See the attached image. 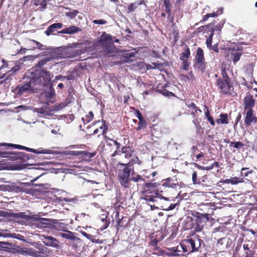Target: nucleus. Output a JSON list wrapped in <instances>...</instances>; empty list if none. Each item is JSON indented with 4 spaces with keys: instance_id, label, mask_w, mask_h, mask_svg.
I'll list each match as a JSON object with an SVG mask.
<instances>
[{
    "instance_id": "nucleus-1",
    "label": "nucleus",
    "mask_w": 257,
    "mask_h": 257,
    "mask_svg": "<svg viewBox=\"0 0 257 257\" xmlns=\"http://www.w3.org/2000/svg\"><path fill=\"white\" fill-rule=\"evenodd\" d=\"M201 241L197 237L187 239L180 243V248H182L185 252L196 251L201 246Z\"/></svg>"
},
{
    "instance_id": "nucleus-2",
    "label": "nucleus",
    "mask_w": 257,
    "mask_h": 257,
    "mask_svg": "<svg viewBox=\"0 0 257 257\" xmlns=\"http://www.w3.org/2000/svg\"><path fill=\"white\" fill-rule=\"evenodd\" d=\"M143 5L146 6L145 0H138L134 3L130 4L129 5L124 4L123 5H120V8H121V10H119V11L121 15L123 14H130L134 12L140 10V7Z\"/></svg>"
},
{
    "instance_id": "nucleus-3",
    "label": "nucleus",
    "mask_w": 257,
    "mask_h": 257,
    "mask_svg": "<svg viewBox=\"0 0 257 257\" xmlns=\"http://www.w3.org/2000/svg\"><path fill=\"white\" fill-rule=\"evenodd\" d=\"M122 165L124 166V167L123 170L119 173L118 178L121 185L125 188H127L130 187L131 178H130V176L131 168L128 164H122Z\"/></svg>"
},
{
    "instance_id": "nucleus-4",
    "label": "nucleus",
    "mask_w": 257,
    "mask_h": 257,
    "mask_svg": "<svg viewBox=\"0 0 257 257\" xmlns=\"http://www.w3.org/2000/svg\"><path fill=\"white\" fill-rule=\"evenodd\" d=\"M42 56H46V57L38 63L37 64V67L41 68L45 65L48 62L53 59H59L61 58V54L59 53V49L57 48L51 50L48 52V53L43 52L42 53Z\"/></svg>"
},
{
    "instance_id": "nucleus-5",
    "label": "nucleus",
    "mask_w": 257,
    "mask_h": 257,
    "mask_svg": "<svg viewBox=\"0 0 257 257\" xmlns=\"http://www.w3.org/2000/svg\"><path fill=\"white\" fill-rule=\"evenodd\" d=\"M13 147L15 149H21L26 150L28 152H32L36 154H52V151L49 150H46V149H43L42 148L38 149V150H35L34 149H32L30 148H28L22 145H16L13 144H10V143H0V147Z\"/></svg>"
},
{
    "instance_id": "nucleus-6",
    "label": "nucleus",
    "mask_w": 257,
    "mask_h": 257,
    "mask_svg": "<svg viewBox=\"0 0 257 257\" xmlns=\"http://www.w3.org/2000/svg\"><path fill=\"white\" fill-rule=\"evenodd\" d=\"M101 44L105 47V50L109 53L113 52L114 47L113 45V41L111 36L109 34L104 33L100 38Z\"/></svg>"
},
{
    "instance_id": "nucleus-7",
    "label": "nucleus",
    "mask_w": 257,
    "mask_h": 257,
    "mask_svg": "<svg viewBox=\"0 0 257 257\" xmlns=\"http://www.w3.org/2000/svg\"><path fill=\"white\" fill-rule=\"evenodd\" d=\"M37 85L44 86L47 84L51 80V77L50 72L42 70L38 77L33 79Z\"/></svg>"
},
{
    "instance_id": "nucleus-8",
    "label": "nucleus",
    "mask_w": 257,
    "mask_h": 257,
    "mask_svg": "<svg viewBox=\"0 0 257 257\" xmlns=\"http://www.w3.org/2000/svg\"><path fill=\"white\" fill-rule=\"evenodd\" d=\"M39 88V86H36L35 81H34L33 79L31 80L29 83H27L21 87H17L18 94L19 95H22L23 93L28 91L34 92Z\"/></svg>"
},
{
    "instance_id": "nucleus-9",
    "label": "nucleus",
    "mask_w": 257,
    "mask_h": 257,
    "mask_svg": "<svg viewBox=\"0 0 257 257\" xmlns=\"http://www.w3.org/2000/svg\"><path fill=\"white\" fill-rule=\"evenodd\" d=\"M217 85L221 92L223 94H227L229 93L232 87L229 80H228V81H224L221 78H219L217 80Z\"/></svg>"
},
{
    "instance_id": "nucleus-10",
    "label": "nucleus",
    "mask_w": 257,
    "mask_h": 257,
    "mask_svg": "<svg viewBox=\"0 0 257 257\" xmlns=\"http://www.w3.org/2000/svg\"><path fill=\"white\" fill-rule=\"evenodd\" d=\"M245 112V117L244 118V123L246 125H249L251 123L254 124L257 122V117L253 113V109L244 110Z\"/></svg>"
},
{
    "instance_id": "nucleus-11",
    "label": "nucleus",
    "mask_w": 257,
    "mask_h": 257,
    "mask_svg": "<svg viewBox=\"0 0 257 257\" xmlns=\"http://www.w3.org/2000/svg\"><path fill=\"white\" fill-rule=\"evenodd\" d=\"M243 103L244 110L252 109L255 104V100L253 98V95L249 93H247L243 99Z\"/></svg>"
},
{
    "instance_id": "nucleus-12",
    "label": "nucleus",
    "mask_w": 257,
    "mask_h": 257,
    "mask_svg": "<svg viewBox=\"0 0 257 257\" xmlns=\"http://www.w3.org/2000/svg\"><path fill=\"white\" fill-rule=\"evenodd\" d=\"M22 153L15 152H0V158H8L10 160H17L20 158Z\"/></svg>"
},
{
    "instance_id": "nucleus-13",
    "label": "nucleus",
    "mask_w": 257,
    "mask_h": 257,
    "mask_svg": "<svg viewBox=\"0 0 257 257\" xmlns=\"http://www.w3.org/2000/svg\"><path fill=\"white\" fill-rule=\"evenodd\" d=\"M42 236L46 240L43 241V243L46 245L52 246L56 248L59 247L58 241L55 238L51 236L42 235Z\"/></svg>"
},
{
    "instance_id": "nucleus-14",
    "label": "nucleus",
    "mask_w": 257,
    "mask_h": 257,
    "mask_svg": "<svg viewBox=\"0 0 257 257\" xmlns=\"http://www.w3.org/2000/svg\"><path fill=\"white\" fill-rule=\"evenodd\" d=\"M163 186L169 188H174L179 186V183L177 179L173 180L171 178H168L164 180Z\"/></svg>"
},
{
    "instance_id": "nucleus-15",
    "label": "nucleus",
    "mask_w": 257,
    "mask_h": 257,
    "mask_svg": "<svg viewBox=\"0 0 257 257\" xmlns=\"http://www.w3.org/2000/svg\"><path fill=\"white\" fill-rule=\"evenodd\" d=\"M62 27V24L60 23H55L50 25L45 31V33L47 36L50 35L56 29H60Z\"/></svg>"
},
{
    "instance_id": "nucleus-16",
    "label": "nucleus",
    "mask_w": 257,
    "mask_h": 257,
    "mask_svg": "<svg viewBox=\"0 0 257 257\" xmlns=\"http://www.w3.org/2000/svg\"><path fill=\"white\" fill-rule=\"evenodd\" d=\"M81 30L79 28L75 27L74 26L70 27L69 28H67L64 29L60 32L59 33L61 34H73L76 32L80 31Z\"/></svg>"
},
{
    "instance_id": "nucleus-17",
    "label": "nucleus",
    "mask_w": 257,
    "mask_h": 257,
    "mask_svg": "<svg viewBox=\"0 0 257 257\" xmlns=\"http://www.w3.org/2000/svg\"><path fill=\"white\" fill-rule=\"evenodd\" d=\"M223 182L226 184H231L232 185H236L238 183L244 182L242 178L237 177H234L230 179H226L224 180Z\"/></svg>"
},
{
    "instance_id": "nucleus-18",
    "label": "nucleus",
    "mask_w": 257,
    "mask_h": 257,
    "mask_svg": "<svg viewBox=\"0 0 257 257\" xmlns=\"http://www.w3.org/2000/svg\"><path fill=\"white\" fill-rule=\"evenodd\" d=\"M228 116L226 113H221L219 115V118L216 120L218 124H227L228 123Z\"/></svg>"
},
{
    "instance_id": "nucleus-19",
    "label": "nucleus",
    "mask_w": 257,
    "mask_h": 257,
    "mask_svg": "<svg viewBox=\"0 0 257 257\" xmlns=\"http://www.w3.org/2000/svg\"><path fill=\"white\" fill-rule=\"evenodd\" d=\"M104 140L106 144V145L108 146H111L113 145L116 146V148L117 150H119L120 148V145L119 143L116 142V141L110 139V138L107 137L106 136H104Z\"/></svg>"
},
{
    "instance_id": "nucleus-20",
    "label": "nucleus",
    "mask_w": 257,
    "mask_h": 257,
    "mask_svg": "<svg viewBox=\"0 0 257 257\" xmlns=\"http://www.w3.org/2000/svg\"><path fill=\"white\" fill-rule=\"evenodd\" d=\"M181 249H182V248H180V246L172 247L170 249V250L171 251L170 254L171 255L174 256L184 255L183 254V250L182 251Z\"/></svg>"
},
{
    "instance_id": "nucleus-21",
    "label": "nucleus",
    "mask_w": 257,
    "mask_h": 257,
    "mask_svg": "<svg viewBox=\"0 0 257 257\" xmlns=\"http://www.w3.org/2000/svg\"><path fill=\"white\" fill-rule=\"evenodd\" d=\"M229 51H231V54L232 55V59L234 64H236L237 62H238L242 54L236 51H233L231 49H229Z\"/></svg>"
},
{
    "instance_id": "nucleus-22",
    "label": "nucleus",
    "mask_w": 257,
    "mask_h": 257,
    "mask_svg": "<svg viewBox=\"0 0 257 257\" xmlns=\"http://www.w3.org/2000/svg\"><path fill=\"white\" fill-rule=\"evenodd\" d=\"M131 181L137 183H144L145 180L139 174L133 173L131 177Z\"/></svg>"
},
{
    "instance_id": "nucleus-23",
    "label": "nucleus",
    "mask_w": 257,
    "mask_h": 257,
    "mask_svg": "<svg viewBox=\"0 0 257 257\" xmlns=\"http://www.w3.org/2000/svg\"><path fill=\"white\" fill-rule=\"evenodd\" d=\"M196 63L194 64V67L199 70L203 72L205 69V62L204 61H196Z\"/></svg>"
},
{
    "instance_id": "nucleus-24",
    "label": "nucleus",
    "mask_w": 257,
    "mask_h": 257,
    "mask_svg": "<svg viewBox=\"0 0 257 257\" xmlns=\"http://www.w3.org/2000/svg\"><path fill=\"white\" fill-rule=\"evenodd\" d=\"M195 60L196 61H204V55H203V50L200 48H198L197 51L196 55L195 56Z\"/></svg>"
},
{
    "instance_id": "nucleus-25",
    "label": "nucleus",
    "mask_w": 257,
    "mask_h": 257,
    "mask_svg": "<svg viewBox=\"0 0 257 257\" xmlns=\"http://www.w3.org/2000/svg\"><path fill=\"white\" fill-rule=\"evenodd\" d=\"M93 118V113L92 111H90L85 117H82V120L84 124L89 123Z\"/></svg>"
},
{
    "instance_id": "nucleus-26",
    "label": "nucleus",
    "mask_w": 257,
    "mask_h": 257,
    "mask_svg": "<svg viewBox=\"0 0 257 257\" xmlns=\"http://www.w3.org/2000/svg\"><path fill=\"white\" fill-rule=\"evenodd\" d=\"M12 244L6 241H0V249L5 251H9L11 249L9 246H11Z\"/></svg>"
},
{
    "instance_id": "nucleus-27",
    "label": "nucleus",
    "mask_w": 257,
    "mask_h": 257,
    "mask_svg": "<svg viewBox=\"0 0 257 257\" xmlns=\"http://www.w3.org/2000/svg\"><path fill=\"white\" fill-rule=\"evenodd\" d=\"M190 55V52L189 48L187 47L185 50L181 54V56L180 58L181 60H188V58Z\"/></svg>"
},
{
    "instance_id": "nucleus-28",
    "label": "nucleus",
    "mask_w": 257,
    "mask_h": 257,
    "mask_svg": "<svg viewBox=\"0 0 257 257\" xmlns=\"http://www.w3.org/2000/svg\"><path fill=\"white\" fill-rule=\"evenodd\" d=\"M158 193H155V195H147L145 197V200L147 201L150 202H156L158 201V199H159L158 195H157Z\"/></svg>"
},
{
    "instance_id": "nucleus-29",
    "label": "nucleus",
    "mask_w": 257,
    "mask_h": 257,
    "mask_svg": "<svg viewBox=\"0 0 257 257\" xmlns=\"http://www.w3.org/2000/svg\"><path fill=\"white\" fill-rule=\"evenodd\" d=\"M69 103V102L67 100L61 102L59 104L54 106V110L55 111H58L62 108L65 107Z\"/></svg>"
},
{
    "instance_id": "nucleus-30",
    "label": "nucleus",
    "mask_w": 257,
    "mask_h": 257,
    "mask_svg": "<svg viewBox=\"0 0 257 257\" xmlns=\"http://www.w3.org/2000/svg\"><path fill=\"white\" fill-rule=\"evenodd\" d=\"M213 35H214L213 32H211L209 35V37L207 39L206 42L207 47L210 49L212 48L211 44L212 43V37H213Z\"/></svg>"
},
{
    "instance_id": "nucleus-31",
    "label": "nucleus",
    "mask_w": 257,
    "mask_h": 257,
    "mask_svg": "<svg viewBox=\"0 0 257 257\" xmlns=\"http://www.w3.org/2000/svg\"><path fill=\"white\" fill-rule=\"evenodd\" d=\"M223 8H221L220 9L217 10L216 12H213L212 13L207 14L206 15H205L204 16H207V17H208V16H218L221 15H222L223 14Z\"/></svg>"
},
{
    "instance_id": "nucleus-32",
    "label": "nucleus",
    "mask_w": 257,
    "mask_h": 257,
    "mask_svg": "<svg viewBox=\"0 0 257 257\" xmlns=\"http://www.w3.org/2000/svg\"><path fill=\"white\" fill-rule=\"evenodd\" d=\"M47 221V220L46 219L41 218L37 220V224L38 226L41 227H45L44 225L47 224V223L46 222Z\"/></svg>"
},
{
    "instance_id": "nucleus-33",
    "label": "nucleus",
    "mask_w": 257,
    "mask_h": 257,
    "mask_svg": "<svg viewBox=\"0 0 257 257\" xmlns=\"http://www.w3.org/2000/svg\"><path fill=\"white\" fill-rule=\"evenodd\" d=\"M146 126V121L145 120L143 119V120H139L137 130H140L142 128H144Z\"/></svg>"
},
{
    "instance_id": "nucleus-34",
    "label": "nucleus",
    "mask_w": 257,
    "mask_h": 257,
    "mask_svg": "<svg viewBox=\"0 0 257 257\" xmlns=\"http://www.w3.org/2000/svg\"><path fill=\"white\" fill-rule=\"evenodd\" d=\"M181 61H182V69L185 70H188L190 65V63H188V60H183Z\"/></svg>"
},
{
    "instance_id": "nucleus-35",
    "label": "nucleus",
    "mask_w": 257,
    "mask_h": 257,
    "mask_svg": "<svg viewBox=\"0 0 257 257\" xmlns=\"http://www.w3.org/2000/svg\"><path fill=\"white\" fill-rule=\"evenodd\" d=\"M248 169V168H242L241 170V175L242 176H244V177H247L248 175L251 173H252V171H247L246 172H245L244 173H243V171L246 170H247Z\"/></svg>"
},
{
    "instance_id": "nucleus-36",
    "label": "nucleus",
    "mask_w": 257,
    "mask_h": 257,
    "mask_svg": "<svg viewBox=\"0 0 257 257\" xmlns=\"http://www.w3.org/2000/svg\"><path fill=\"white\" fill-rule=\"evenodd\" d=\"M61 236L62 237L67 238V239H71L72 238V233L69 231H67L66 233H61Z\"/></svg>"
},
{
    "instance_id": "nucleus-37",
    "label": "nucleus",
    "mask_w": 257,
    "mask_h": 257,
    "mask_svg": "<svg viewBox=\"0 0 257 257\" xmlns=\"http://www.w3.org/2000/svg\"><path fill=\"white\" fill-rule=\"evenodd\" d=\"M32 42L35 43L36 45V47L40 50H44L46 49L45 46L41 44L40 43H39V42L33 40Z\"/></svg>"
},
{
    "instance_id": "nucleus-38",
    "label": "nucleus",
    "mask_w": 257,
    "mask_h": 257,
    "mask_svg": "<svg viewBox=\"0 0 257 257\" xmlns=\"http://www.w3.org/2000/svg\"><path fill=\"white\" fill-rule=\"evenodd\" d=\"M100 128L102 130V134L104 136L107 130V126L105 124L104 122H102V124L100 126Z\"/></svg>"
},
{
    "instance_id": "nucleus-39",
    "label": "nucleus",
    "mask_w": 257,
    "mask_h": 257,
    "mask_svg": "<svg viewBox=\"0 0 257 257\" xmlns=\"http://www.w3.org/2000/svg\"><path fill=\"white\" fill-rule=\"evenodd\" d=\"M221 74L222 76V80H224V81H228V80H229V78L227 76L226 70L224 68L222 69Z\"/></svg>"
},
{
    "instance_id": "nucleus-40",
    "label": "nucleus",
    "mask_w": 257,
    "mask_h": 257,
    "mask_svg": "<svg viewBox=\"0 0 257 257\" xmlns=\"http://www.w3.org/2000/svg\"><path fill=\"white\" fill-rule=\"evenodd\" d=\"M166 8V11L169 15H170L171 12V8H170V4L169 2H167L166 1L164 2Z\"/></svg>"
},
{
    "instance_id": "nucleus-41",
    "label": "nucleus",
    "mask_w": 257,
    "mask_h": 257,
    "mask_svg": "<svg viewBox=\"0 0 257 257\" xmlns=\"http://www.w3.org/2000/svg\"><path fill=\"white\" fill-rule=\"evenodd\" d=\"M14 216L23 218L24 219H28V216L27 215H25L23 213H16L14 214Z\"/></svg>"
},
{
    "instance_id": "nucleus-42",
    "label": "nucleus",
    "mask_w": 257,
    "mask_h": 257,
    "mask_svg": "<svg viewBox=\"0 0 257 257\" xmlns=\"http://www.w3.org/2000/svg\"><path fill=\"white\" fill-rule=\"evenodd\" d=\"M243 146H244V144L240 142H235L233 147L234 148L239 149L241 147H243Z\"/></svg>"
},
{
    "instance_id": "nucleus-43",
    "label": "nucleus",
    "mask_w": 257,
    "mask_h": 257,
    "mask_svg": "<svg viewBox=\"0 0 257 257\" xmlns=\"http://www.w3.org/2000/svg\"><path fill=\"white\" fill-rule=\"evenodd\" d=\"M79 232L83 236L85 237L86 238H87L88 239H91V238L92 237L91 235L87 233L86 232H85L83 231H82V230H80Z\"/></svg>"
},
{
    "instance_id": "nucleus-44",
    "label": "nucleus",
    "mask_w": 257,
    "mask_h": 257,
    "mask_svg": "<svg viewBox=\"0 0 257 257\" xmlns=\"http://www.w3.org/2000/svg\"><path fill=\"white\" fill-rule=\"evenodd\" d=\"M78 13V12L77 11L74 10L72 12H67L66 13V16H75Z\"/></svg>"
},
{
    "instance_id": "nucleus-45",
    "label": "nucleus",
    "mask_w": 257,
    "mask_h": 257,
    "mask_svg": "<svg viewBox=\"0 0 257 257\" xmlns=\"http://www.w3.org/2000/svg\"><path fill=\"white\" fill-rule=\"evenodd\" d=\"M192 181L193 184H195L197 183V173L194 171L192 174Z\"/></svg>"
},
{
    "instance_id": "nucleus-46",
    "label": "nucleus",
    "mask_w": 257,
    "mask_h": 257,
    "mask_svg": "<svg viewBox=\"0 0 257 257\" xmlns=\"http://www.w3.org/2000/svg\"><path fill=\"white\" fill-rule=\"evenodd\" d=\"M183 76L185 78H186L188 79H193L194 78L193 74L192 72H191V71L189 73L188 75H187V76L183 75Z\"/></svg>"
},
{
    "instance_id": "nucleus-47",
    "label": "nucleus",
    "mask_w": 257,
    "mask_h": 257,
    "mask_svg": "<svg viewBox=\"0 0 257 257\" xmlns=\"http://www.w3.org/2000/svg\"><path fill=\"white\" fill-rule=\"evenodd\" d=\"M176 204H171L167 208H164L163 209L167 210V211L171 210L174 209L176 207Z\"/></svg>"
},
{
    "instance_id": "nucleus-48",
    "label": "nucleus",
    "mask_w": 257,
    "mask_h": 257,
    "mask_svg": "<svg viewBox=\"0 0 257 257\" xmlns=\"http://www.w3.org/2000/svg\"><path fill=\"white\" fill-rule=\"evenodd\" d=\"M16 108H19V109H21L22 110H28L30 108V107H29L28 106H26V105H19Z\"/></svg>"
},
{
    "instance_id": "nucleus-49",
    "label": "nucleus",
    "mask_w": 257,
    "mask_h": 257,
    "mask_svg": "<svg viewBox=\"0 0 257 257\" xmlns=\"http://www.w3.org/2000/svg\"><path fill=\"white\" fill-rule=\"evenodd\" d=\"M186 105L188 106V107H192L193 108H195L196 105L195 103H194L192 102H188L186 103Z\"/></svg>"
},
{
    "instance_id": "nucleus-50",
    "label": "nucleus",
    "mask_w": 257,
    "mask_h": 257,
    "mask_svg": "<svg viewBox=\"0 0 257 257\" xmlns=\"http://www.w3.org/2000/svg\"><path fill=\"white\" fill-rule=\"evenodd\" d=\"M197 217L198 218L205 217L206 218L207 220H208V214H203L198 213Z\"/></svg>"
},
{
    "instance_id": "nucleus-51",
    "label": "nucleus",
    "mask_w": 257,
    "mask_h": 257,
    "mask_svg": "<svg viewBox=\"0 0 257 257\" xmlns=\"http://www.w3.org/2000/svg\"><path fill=\"white\" fill-rule=\"evenodd\" d=\"M136 115H137V117H138V118L139 119V120L144 119L141 113L139 111H138L137 112Z\"/></svg>"
},
{
    "instance_id": "nucleus-52",
    "label": "nucleus",
    "mask_w": 257,
    "mask_h": 257,
    "mask_svg": "<svg viewBox=\"0 0 257 257\" xmlns=\"http://www.w3.org/2000/svg\"><path fill=\"white\" fill-rule=\"evenodd\" d=\"M93 22L97 24H105V21L104 20H94Z\"/></svg>"
},
{
    "instance_id": "nucleus-53",
    "label": "nucleus",
    "mask_w": 257,
    "mask_h": 257,
    "mask_svg": "<svg viewBox=\"0 0 257 257\" xmlns=\"http://www.w3.org/2000/svg\"><path fill=\"white\" fill-rule=\"evenodd\" d=\"M207 119L210 122L211 125H215V121H214L213 118L211 116L209 117Z\"/></svg>"
},
{
    "instance_id": "nucleus-54",
    "label": "nucleus",
    "mask_w": 257,
    "mask_h": 257,
    "mask_svg": "<svg viewBox=\"0 0 257 257\" xmlns=\"http://www.w3.org/2000/svg\"><path fill=\"white\" fill-rule=\"evenodd\" d=\"M205 107V109H206V111H205V116L208 119L209 117H211L209 115V110L206 106Z\"/></svg>"
},
{
    "instance_id": "nucleus-55",
    "label": "nucleus",
    "mask_w": 257,
    "mask_h": 257,
    "mask_svg": "<svg viewBox=\"0 0 257 257\" xmlns=\"http://www.w3.org/2000/svg\"><path fill=\"white\" fill-rule=\"evenodd\" d=\"M81 153L85 154V156L88 157H92L94 156V154L89 153H86L84 152H81Z\"/></svg>"
},
{
    "instance_id": "nucleus-56",
    "label": "nucleus",
    "mask_w": 257,
    "mask_h": 257,
    "mask_svg": "<svg viewBox=\"0 0 257 257\" xmlns=\"http://www.w3.org/2000/svg\"><path fill=\"white\" fill-rule=\"evenodd\" d=\"M157 195H158L159 199H164L165 200H166V201H169L170 200V199L169 198L163 197V196H162L161 194H160L159 193H158Z\"/></svg>"
},
{
    "instance_id": "nucleus-57",
    "label": "nucleus",
    "mask_w": 257,
    "mask_h": 257,
    "mask_svg": "<svg viewBox=\"0 0 257 257\" xmlns=\"http://www.w3.org/2000/svg\"><path fill=\"white\" fill-rule=\"evenodd\" d=\"M35 58H36V56H25L24 57V59L25 60H29L30 58H31L32 59H35Z\"/></svg>"
},
{
    "instance_id": "nucleus-58",
    "label": "nucleus",
    "mask_w": 257,
    "mask_h": 257,
    "mask_svg": "<svg viewBox=\"0 0 257 257\" xmlns=\"http://www.w3.org/2000/svg\"><path fill=\"white\" fill-rule=\"evenodd\" d=\"M214 167V165H211L210 166H208V167H204V169L203 170H210L211 169H212Z\"/></svg>"
},
{
    "instance_id": "nucleus-59",
    "label": "nucleus",
    "mask_w": 257,
    "mask_h": 257,
    "mask_svg": "<svg viewBox=\"0 0 257 257\" xmlns=\"http://www.w3.org/2000/svg\"><path fill=\"white\" fill-rule=\"evenodd\" d=\"M156 185V183H147L146 184V186L148 188L152 187Z\"/></svg>"
},
{
    "instance_id": "nucleus-60",
    "label": "nucleus",
    "mask_w": 257,
    "mask_h": 257,
    "mask_svg": "<svg viewBox=\"0 0 257 257\" xmlns=\"http://www.w3.org/2000/svg\"><path fill=\"white\" fill-rule=\"evenodd\" d=\"M194 165L195 167H196L197 168H198L199 169H200V170H203L204 169V167L203 166H201L196 163H194Z\"/></svg>"
},
{
    "instance_id": "nucleus-61",
    "label": "nucleus",
    "mask_w": 257,
    "mask_h": 257,
    "mask_svg": "<svg viewBox=\"0 0 257 257\" xmlns=\"http://www.w3.org/2000/svg\"><path fill=\"white\" fill-rule=\"evenodd\" d=\"M127 148L126 147H123L121 148V153H126V150H127Z\"/></svg>"
},
{
    "instance_id": "nucleus-62",
    "label": "nucleus",
    "mask_w": 257,
    "mask_h": 257,
    "mask_svg": "<svg viewBox=\"0 0 257 257\" xmlns=\"http://www.w3.org/2000/svg\"><path fill=\"white\" fill-rule=\"evenodd\" d=\"M214 51L218 52V49L217 48V46L216 45H214L212 48Z\"/></svg>"
},
{
    "instance_id": "nucleus-63",
    "label": "nucleus",
    "mask_w": 257,
    "mask_h": 257,
    "mask_svg": "<svg viewBox=\"0 0 257 257\" xmlns=\"http://www.w3.org/2000/svg\"><path fill=\"white\" fill-rule=\"evenodd\" d=\"M203 156V153H201L200 154H199L196 156V158L197 159H199V158L202 157Z\"/></svg>"
},
{
    "instance_id": "nucleus-64",
    "label": "nucleus",
    "mask_w": 257,
    "mask_h": 257,
    "mask_svg": "<svg viewBox=\"0 0 257 257\" xmlns=\"http://www.w3.org/2000/svg\"><path fill=\"white\" fill-rule=\"evenodd\" d=\"M225 239L224 238H220L218 241V244H222L223 243L222 241L223 240Z\"/></svg>"
}]
</instances>
